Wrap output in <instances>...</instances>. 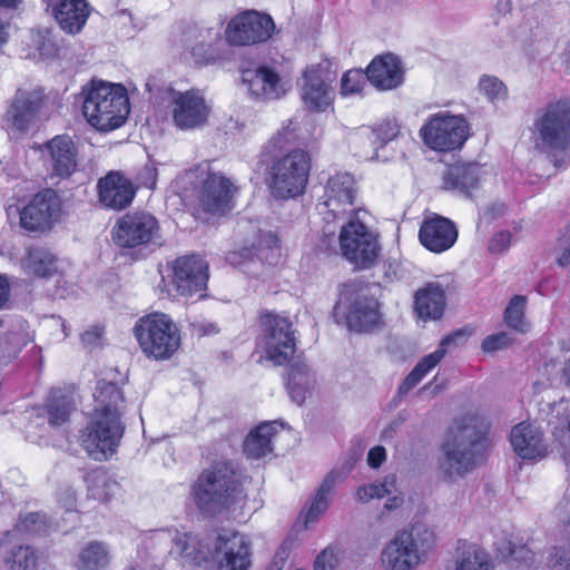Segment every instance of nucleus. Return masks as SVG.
<instances>
[{
    "mask_svg": "<svg viewBox=\"0 0 570 570\" xmlns=\"http://www.w3.org/2000/svg\"><path fill=\"white\" fill-rule=\"evenodd\" d=\"M126 407L127 399L121 385L105 379L97 381L92 409L78 433L79 445L89 458L101 462L117 453L126 430L122 420Z\"/></svg>",
    "mask_w": 570,
    "mask_h": 570,
    "instance_id": "1",
    "label": "nucleus"
},
{
    "mask_svg": "<svg viewBox=\"0 0 570 570\" xmlns=\"http://www.w3.org/2000/svg\"><path fill=\"white\" fill-rule=\"evenodd\" d=\"M249 480L236 460L219 458L199 471L190 485V494L200 512L216 515L247 499Z\"/></svg>",
    "mask_w": 570,
    "mask_h": 570,
    "instance_id": "2",
    "label": "nucleus"
},
{
    "mask_svg": "<svg viewBox=\"0 0 570 570\" xmlns=\"http://www.w3.org/2000/svg\"><path fill=\"white\" fill-rule=\"evenodd\" d=\"M490 424L478 413H466L449 428L443 452L445 473L463 475L483 462L491 448Z\"/></svg>",
    "mask_w": 570,
    "mask_h": 570,
    "instance_id": "3",
    "label": "nucleus"
},
{
    "mask_svg": "<svg viewBox=\"0 0 570 570\" xmlns=\"http://www.w3.org/2000/svg\"><path fill=\"white\" fill-rule=\"evenodd\" d=\"M82 114L92 127L110 131L127 120L130 101L124 85L92 79L82 87Z\"/></svg>",
    "mask_w": 570,
    "mask_h": 570,
    "instance_id": "4",
    "label": "nucleus"
},
{
    "mask_svg": "<svg viewBox=\"0 0 570 570\" xmlns=\"http://www.w3.org/2000/svg\"><path fill=\"white\" fill-rule=\"evenodd\" d=\"M312 168V155L304 148H293L274 158L265 173V184L269 194L277 200H291L304 196Z\"/></svg>",
    "mask_w": 570,
    "mask_h": 570,
    "instance_id": "5",
    "label": "nucleus"
},
{
    "mask_svg": "<svg viewBox=\"0 0 570 570\" xmlns=\"http://www.w3.org/2000/svg\"><path fill=\"white\" fill-rule=\"evenodd\" d=\"M189 175L198 207L207 215L226 216L236 207L239 187L224 173L213 170L209 161L195 165Z\"/></svg>",
    "mask_w": 570,
    "mask_h": 570,
    "instance_id": "6",
    "label": "nucleus"
},
{
    "mask_svg": "<svg viewBox=\"0 0 570 570\" xmlns=\"http://www.w3.org/2000/svg\"><path fill=\"white\" fill-rule=\"evenodd\" d=\"M141 353L149 360H170L181 345V333L169 314L150 312L140 316L132 327Z\"/></svg>",
    "mask_w": 570,
    "mask_h": 570,
    "instance_id": "7",
    "label": "nucleus"
},
{
    "mask_svg": "<svg viewBox=\"0 0 570 570\" xmlns=\"http://www.w3.org/2000/svg\"><path fill=\"white\" fill-rule=\"evenodd\" d=\"M257 323V344L263 347L265 358L275 366L289 364L297 350L296 330L289 316L262 309Z\"/></svg>",
    "mask_w": 570,
    "mask_h": 570,
    "instance_id": "8",
    "label": "nucleus"
},
{
    "mask_svg": "<svg viewBox=\"0 0 570 570\" xmlns=\"http://www.w3.org/2000/svg\"><path fill=\"white\" fill-rule=\"evenodd\" d=\"M209 279V265L197 254L176 257L167 263L159 288L170 298L204 296Z\"/></svg>",
    "mask_w": 570,
    "mask_h": 570,
    "instance_id": "9",
    "label": "nucleus"
},
{
    "mask_svg": "<svg viewBox=\"0 0 570 570\" xmlns=\"http://www.w3.org/2000/svg\"><path fill=\"white\" fill-rule=\"evenodd\" d=\"M196 538L190 534H185V544L181 548V554L191 558L197 563L202 561H209L212 559H219L220 567L227 570H249L252 566V542L249 538L235 530L223 529L213 541V550L209 553H203L200 550L193 548L189 544L194 543Z\"/></svg>",
    "mask_w": 570,
    "mask_h": 570,
    "instance_id": "10",
    "label": "nucleus"
},
{
    "mask_svg": "<svg viewBox=\"0 0 570 570\" xmlns=\"http://www.w3.org/2000/svg\"><path fill=\"white\" fill-rule=\"evenodd\" d=\"M340 249L354 271H367L375 267L382 255L380 235L362 223L357 216L341 227Z\"/></svg>",
    "mask_w": 570,
    "mask_h": 570,
    "instance_id": "11",
    "label": "nucleus"
},
{
    "mask_svg": "<svg viewBox=\"0 0 570 570\" xmlns=\"http://www.w3.org/2000/svg\"><path fill=\"white\" fill-rule=\"evenodd\" d=\"M111 235L115 245L137 261L142 250L160 238V224L149 212H129L117 219Z\"/></svg>",
    "mask_w": 570,
    "mask_h": 570,
    "instance_id": "12",
    "label": "nucleus"
},
{
    "mask_svg": "<svg viewBox=\"0 0 570 570\" xmlns=\"http://www.w3.org/2000/svg\"><path fill=\"white\" fill-rule=\"evenodd\" d=\"M434 534L428 529L399 531L385 546L382 562L387 570H413L433 548Z\"/></svg>",
    "mask_w": 570,
    "mask_h": 570,
    "instance_id": "13",
    "label": "nucleus"
},
{
    "mask_svg": "<svg viewBox=\"0 0 570 570\" xmlns=\"http://www.w3.org/2000/svg\"><path fill=\"white\" fill-rule=\"evenodd\" d=\"M470 129L464 116L439 111L426 119L420 129V136L431 150L451 153L463 147L470 137Z\"/></svg>",
    "mask_w": 570,
    "mask_h": 570,
    "instance_id": "14",
    "label": "nucleus"
},
{
    "mask_svg": "<svg viewBox=\"0 0 570 570\" xmlns=\"http://www.w3.org/2000/svg\"><path fill=\"white\" fill-rule=\"evenodd\" d=\"M46 102L47 96L42 89H17L1 117L2 127L16 137L28 135L37 125Z\"/></svg>",
    "mask_w": 570,
    "mask_h": 570,
    "instance_id": "15",
    "label": "nucleus"
},
{
    "mask_svg": "<svg viewBox=\"0 0 570 570\" xmlns=\"http://www.w3.org/2000/svg\"><path fill=\"white\" fill-rule=\"evenodd\" d=\"M534 129L543 148L562 151L570 148V98L548 102L538 114Z\"/></svg>",
    "mask_w": 570,
    "mask_h": 570,
    "instance_id": "16",
    "label": "nucleus"
},
{
    "mask_svg": "<svg viewBox=\"0 0 570 570\" xmlns=\"http://www.w3.org/2000/svg\"><path fill=\"white\" fill-rule=\"evenodd\" d=\"M62 214V200L57 190L43 188L36 193L19 213L20 226L28 233L50 232Z\"/></svg>",
    "mask_w": 570,
    "mask_h": 570,
    "instance_id": "17",
    "label": "nucleus"
},
{
    "mask_svg": "<svg viewBox=\"0 0 570 570\" xmlns=\"http://www.w3.org/2000/svg\"><path fill=\"white\" fill-rule=\"evenodd\" d=\"M275 31L273 18L257 10L234 16L225 29V39L233 47H248L268 41Z\"/></svg>",
    "mask_w": 570,
    "mask_h": 570,
    "instance_id": "18",
    "label": "nucleus"
},
{
    "mask_svg": "<svg viewBox=\"0 0 570 570\" xmlns=\"http://www.w3.org/2000/svg\"><path fill=\"white\" fill-rule=\"evenodd\" d=\"M341 295L348 303L345 321L350 330L368 333L383 324L379 299L365 293L361 286L344 284Z\"/></svg>",
    "mask_w": 570,
    "mask_h": 570,
    "instance_id": "19",
    "label": "nucleus"
},
{
    "mask_svg": "<svg viewBox=\"0 0 570 570\" xmlns=\"http://www.w3.org/2000/svg\"><path fill=\"white\" fill-rule=\"evenodd\" d=\"M169 110L174 125L180 130L205 127L212 112L209 104L198 88L171 90Z\"/></svg>",
    "mask_w": 570,
    "mask_h": 570,
    "instance_id": "20",
    "label": "nucleus"
},
{
    "mask_svg": "<svg viewBox=\"0 0 570 570\" xmlns=\"http://www.w3.org/2000/svg\"><path fill=\"white\" fill-rule=\"evenodd\" d=\"M47 175L51 180L69 179L78 168L79 149L67 134L56 135L39 148Z\"/></svg>",
    "mask_w": 570,
    "mask_h": 570,
    "instance_id": "21",
    "label": "nucleus"
},
{
    "mask_svg": "<svg viewBox=\"0 0 570 570\" xmlns=\"http://www.w3.org/2000/svg\"><path fill=\"white\" fill-rule=\"evenodd\" d=\"M357 186L354 176L346 171H338L330 176L325 185V202L327 215L337 219L346 214L357 216L360 209L355 208Z\"/></svg>",
    "mask_w": 570,
    "mask_h": 570,
    "instance_id": "22",
    "label": "nucleus"
},
{
    "mask_svg": "<svg viewBox=\"0 0 570 570\" xmlns=\"http://www.w3.org/2000/svg\"><path fill=\"white\" fill-rule=\"evenodd\" d=\"M333 78L321 65L307 66L302 76L301 98L312 111H324L333 102Z\"/></svg>",
    "mask_w": 570,
    "mask_h": 570,
    "instance_id": "23",
    "label": "nucleus"
},
{
    "mask_svg": "<svg viewBox=\"0 0 570 570\" xmlns=\"http://www.w3.org/2000/svg\"><path fill=\"white\" fill-rule=\"evenodd\" d=\"M472 334L473 328L464 326L444 336L439 347L434 352L422 357L412 368V371L404 377L397 389V394L401 396L407 394L444 358L446 354V347L449 345L462 343Z\"/></svg>",
    "mask_w": 570,
    "mask_h": 570,
    "instance_id": "24",
    "label": "nucleus"
},
{
    "mask_svg": "<svg viewBox=\"0 0 570 570\" xmlns=\"http://www.w3.org/2000/svg\"><path fill=\"white\" fill-rule=\"evenodd\" d=\"M97 190L104 208L122 210L131 205L138 188L121 171L110 170L98 179Z\"/></svg>",
    "mask_w": 570,
    "mask_h": 570,
    "instance_id": "25",
    "label": "nucleus"
},
{
    "mask_svg": "<svg viewBox=\"0 0 570 570\" xmlns=\"http://www.w3.org/2000/svg\"><path fill=\"white\" fill-rule=\"evenodd\" d=\"M458 237L456 225L450 218L439 214L424 217L419 229L421 245L434 254H441L452 248Z\"/></svg>",
    "mask_w": 570,
    "mask_h": 570,
    "instance_id": "26",
    "label": "nucleus"
},
{
    "mask_svg": "<svg viewBox=\"0 0 570 570\" xmlns=\"http://www.w3.org/2000/svg\"><path fill=\"white\" fill-rule=\"evenodd\" d=\"M510 443L517 455L523 460L537 461L548 454V445L542 430L527 421L512 428Z\"/></svg>",
    "mask_w": 570,
    "mask_h": 570,
    "instance_id": "27",
    "label": "nucleus"
},
{
    "mask_svg": "<svg viewBox=\"0 0 570 570\" xmlns=\"http://www.w3.org/2000/svg\"><path fill=\"white\" fill-rule=\"evenodd\" d=\"M51 10L60 29L69 35H78L85 28L90 16L87 0H43Z\"/></svg>",
    "mask_w": 570,
    "mask_h": 570,
    "instance_id": "28",
    "label": "nucleus"
},
{
    "mask_svg": "<svg viewBox=\"0 0 570 570\" xmlns=\"http://www.w3.org/2000/svg\"><path fill=\"white\" fill-rule=\"evenodd\" d=\"M366 68L368 82L377 89L391 90L403 81L401 61L393 53L374 57Z\"/></svg>",
    "mask_w": 570,
    "mask_h": 570,
    "instance_id": "29",
    "label": "nucleus"
},
{
    "mask_svg": "<svg viewBox=\"0 0 570 570\" xmlns=\"http://www.w3.org/2000/svg\"><path fill=\"white\" fill-rule=\"evenodd\" d=\"M242 78L256 97L277 99L285 94L278 71L271 66L259 65L255 70L246 69Z\"/></svg>",
    "mask_w": 570,
    "mask_h": 570,
    "instance_id": "30",
    "label": "nucleus"
},
{
    "mask_svg": "<svg viewBox=\"0 0 570 570\" xmlns=\"http://www.w3.org/2000/svg\"><path fill=\"white\" fill-rule=\"evenodd\" d=\"M446 296L443 286L429 282L414 294L413 308L419 318L423 321L440 320L445 311Z\"/></svg>",
    "mask_w": 570,
    "mask_h": 570,
    "instance_id": "31",
    "label": "nucleus"
},
{
    "mask_svg": "<svg viewBox=\"0 0 570 570\" xmlns=\"http://www.w3.org/2000/svg\"><path fill=\"white\" fill-rule=\"evenodd\" d=\"M190 32L194 40L188 52L195 66L214 65L220 58L222 36L219 31L213 28H195Z\"/></svg>",
    "mask_w": 570,
    "mask_h": 570,
    "instance_id": "32",
    "label": "nucleus"
},
{
    "mask_svg": "<svg viewBox=\"0 0 570 570\" xmlns=\"http://www.w3.org/2000/svg\"><path fill=\"white\" fill-rule=\"evenodd\" d=\"M75 411L73 396L61 389H52L39 407L38 417L47 419L49 426L57 429L67 424Z\"/></svg>",
    "mask_w": 570,
    "mask_h": 570,
    "instance_id": "33",
    "label": "nucleus"
},
{
    "mask_svg": "<svg viewBox=\"0 0 570 570\" xmlns=\"http://www.w3.org/2000/svg\"><path fill=\"white\" fill-rule=\"evenodd\" d=\"M346 478V473H343L336 469L331 470L322 481L321 485L315 492L309 505L305 507L302 511L304 524L307 528L309 524L316 522L318 518L327 511L330 505L331 497L335 490L337 483L342 482Z\"/></svg>",
    "mask_w": 570,
    "mask_h": 570,
    "instance_id": "34",
    "label": "nucleus"
},
{
    "mask_svg": "<svg viewBox=\"0 0 570 570\" xmlns=\"http://www.w3.org/2000/svg\"><path fill=\"white\" fill-rule=\"evenodd\" d=\"M278 430L275 422H262L252 429L243 442V453L249 460H261L274 452Z\"/></svg>",
    "mask_w": 570,
    "mask_h": 570,
    "instance_id": "35",
    "label": "nucleus"
},
{
    "mask_svg": "<svg viewBox=\"0 0 570 570\" xmlns=\"http://www.w3.org/2000/svg\"><path fill=\"white\" fill-rule=\"evenodd\" d=\"M316 386V376L305 362L289 364L286 377V389L291 399L298 405L304 404L307 395Z\"/></svg>",
    "mask_w": 570,
    "mask_h": 570,
    "instance_id": "36",
    "label": "nucleus"
},
{
    "mask_svg": "<svg viewBox=\"0 0 570 570\" xmlns=\"http://www.w3.org/2000/svg\"><path fill=\"white\" fill-rule=\"evenodd\" d=\"M443 183L449 189L471 195L479 187V168L472 163H454L446 169Z\"/></svg>",
    "mask_w": 570,
    "mask_h": 570,
    "instance_id": "37",
    "label": "nucleus"
},
{
    "mask_svg": "<svg viewBox=\"0 0 570 570\" xmlns=\"http://www.w3.org/2000/svg\"><path fill=\"white\" fill-rule=\"evenodd\" d=\"M455 570H492L484 549L466 540H459L455 549Z\"/></svg>",
    "mask_w": 570,
    "mask_h": 570,
    "instance_id": "38",
    "label": "nucleus"
},
{
    "mask_svg": "<svg viewBox=\"0 0 570 570\" xmlns=\"http://www.w3.org/2000/svg\"><path fill=\"white\" fill-rule=\"evenodd\" d=\"M26 265L30 273L39 278H51L58 273V258L47 247L29 248Z\"/></svg>",
    "mask_w": 570,
    "mask_h": 570,
    "instance_id": "39",
    "label": "nucleus"
},
{
    "mask_svg": "<svg viewBox=\"0 0 570 570\" xmlns=\"http://www.w3.org/2000/svg\"><path fill=\"white\" fill-rule=\"evenodd\" d=\"M110 563L107 546L100 541H90L78 553L77 570H106Z\"/></svg>",
    "mask_w": 570,
    "mask_h": 570,
    "instance_id": "40",
    "label": "nucleus"
},
{
    "mask_svg": "<svg viewBox=\"0 0 570 570\" xmlns=\"http://www.w3.org/2000/svg\"><path fill=\"white\" fill-rule=\"evenodd\" d=\"M552 411L557 420L552 433L561 448L563 460L570 464V402L560 401Z\"/></svg>",
    "mask_w": 570,
    "mask_h": 570,
    "instance_id": "41",
    "label": "nucleus"
},
{
    "mask_svg": "<svg viewBox=\"0 0 570 570\" xmlns=\"http://www.w3.org/2000/svg\"><path fill=\"white\" fill-rule=\"evenodd\" d=\"M500 552L509 567L514 570H531L535 563L534 552L525 544L508 541Z\"/></svg>",
    "mask_w": 570,
    "mask_h": 570,
    "instance_id": "42",
    "label": "nucleus"
},
{
    "mask_svg": "<svg viewBox=\"0 0 570 570\" xmlns=\"http://www.w3.org/2000/svg\"><path fill=\"white\" fill-rule=\"evenodd\" d=\"M527 297L514 295L503 312L504 324L517 333L525 334L530 324L525 320Z\"/></svg>",
    "mask_w": 570,
    "mask_h": 570,
    "instance_id": "43",
    "label": "nucleus"
},
{
    "mask_svg": "<svg viewBox=\"0 0 570 570\" xmlns=\"http://www.w3.org/2000/svg\"><path fill=\"white\" fill-rule=\"evenodd\" d=\"M4 562L10 570H36L38 554L29 546H17L7 553Z\"/></svg>",
    "mask_w": 570,
    "mask_h": 570,
    "instance_id": "44",
    "label": "nucleus"
},
{
    "mask_svg": "<svg viewBox=\"0 0 570 570\" xmlns=\"http://www.w3.org/2000/svg\"><path fill=\"white\" fill-rule=\"evenodd\" d=\"M367 81V69H350L341 78V94L343 96L361 94Z\"/></svg>",
    "mask_w": 570,
    "mask_h": 570,
    "instance_id": "45",
    "label": "nucleus"
},
{
    "mask_svg": "<svg viewBox=\"0 0 570 570\" xmlns=\"http://www.w3.org/2000/svg\"><path fill=\"white\" fill-rule=\"evenodd\" d=\"M546 563L550 570H570V541L563 546L553 547Z\"/></svg>",
    "mask_w": 570,
    "mask_h": 570,
    "instance_id": "46",
    "label": "nucleus"
},
{
    "mask_svg": "<svg viewBox=\"0 0 570 570\" xmlns=\"http://www.w3.org/2000/svg\"><path fill=\"white\" fill-rule=\"evenodd\" d=\"M397 134V126L390 120H384L373 128L371 140L376 145V147H383L389 141L393 140Z\"/></svg>",
    "mask_w": 570,
    "mask_h": 570,
    "instance_id": "47",
    "label": "nucleus"
},
{
    "mask_svg": "<svg viewBox=\"0 0 570 570\" xmlns=\"http://www.w3.org/2000/svg\"><path fill=\"white\" fill-rule=\"evenodd\" d=\"M46 525V515L40 512H28L19 517L16 528L21 532H39Z\"/></svg>",
    "mask_w": 570,
    "mask_h": 570,
    "instance_id": "48",
    "label": "nucleus"
},
{
    "mask_svg": "<svg viewBox=\"0 0 570 570\" xmlns=\"http://www.w3.org/2000/svg\"><path fill=\"white\" fill-rule=\"evenodd\" d=\"M480 90L490 99H499L505 95L504 83L493 76H482L479 81Z\"/></svg>",
    "mask_w": 570,
    "mask_h": 570,
    "instance_id": "49",
    "label": "nucleus"
},
{
    "mask_svg": "<svg viewBox=\"0 0 570 570\" xmlns=\"http://www.w3.org/2000/svg\"><path fill=\"white\" fill-rule=\"evenodd\" d=\"M513 338L507 332H499L487 336L482 341V350L485 353H493L511 346Z\"/></svg>",
    "mask_w": 570,
    "mask_h": 570,
    "instance_id": "50",
    "label": "nucleus"
},
{
    "mask_svg": "<svg viewBox=\"0 0 570 570\" xmlns=\"http://www.w3.org/2000/svg\"><path fill=\"white\" fill-rule=\"evenodd\" d=\"M390 493V490L385 483H372L361 485L356 490V497L361 502H368L370 500L377 498L382 499Z\"/></svg>",
    "mask_w": 570,
    "mask_h": 570,
    "instance_id": "51",
    "label": "nucleus"
},
{
    "mask_svg": "<svg viewBox=\"0 0 570 570\" xmlns=\"http://www.w3.org/2000/svg\"><path fill=\"white\" fill-rule=\"evenodd\" d=\"M105 334V327L100 324L89 326L86 331L80 334V341L83 346L94 348L101 345V341Z\"/></svg>",
    "mask_w": 570,
    "mask_h": 570,
    "instance_id": "52",
    "label": "nucleus"
},
{
    "mask_svg": "<svg viewBox=\"0 0 570 570\" xmlns=\"http://www.w3.org/2000/svg\"><path fill=\"white\" fill-rule=\"evenodd\" d=\"M511 240L512 235L509 230H500L490 238L488 250L491 254H502L510 247Z\"/></svg>",
    "mask_w": 570,
    "mask_h": 570,
    "instance_id": "53",
    "label": "nucleus"
},
{
    "mask_svg": "<svg viewBox=\"0 0 570 570\" xmlns=\"http://www.w3.org/2000/svg\"><path fill=\"white\" fill-rule=\"evenodd\" d=\"M337 556L332 548L322 550L314 561V570H334L337 566Z\"/></svg>",
    "mask_w": 570,
    "mask_h": 570,
    "instance_id": "54",
    "label": "nucleus"
},
{
    "mask_svg": "<svg viewBox=\"0 0 570 570\" xmlns=\"http://www.w3.org/2000/svg\"><path fill=\"white\" fill-rule=\"evenodd\" d=\"M294 139V129H292L289 126H284L269 139L268 145L281 150L285 148Z\"/></svg>",
    "mask_w": 570,
    "mask_h": 570,
    "instance_id": "55",
    "label": "nucleus"
},
{
    "mask_svg": "<svg viewBox=\"0 0 570 570\" xmlns=\"http://www.w3.org/2000/svg\"><path fill=\"white\" fill-rule=\"evenodd\" d=\"M386 459L385 448L382 445H376L370 449L367 453V463L371 468L377 469L382 465V463Z\"/></svg>",
    "mask_w": 570,
    "mask_h": 570,
    "instance_id": "56",
    "label": "nucleus"
},
{
    "mask_svg": "<svg viewBox=\"0 0 570 570\" xmlns=\"http://www.w3.org/2000/svg\"><path fill=\"white\" fill-rule=\"evenodd\" d=\"M11 297V285L7 275L0 274V311L6 308Z\"/></svg>",
    "mask_w": 570,
    "mask_h": 570,
    "instance_id": "57",
    "label": "nucleus"
},
{
    "mask_svg": "<svg viewBox=\"0 0 570 570\" xmlns=\"http://www.w3.org/2000/svg\"><path fill=\"white\" fill-rule=\"evenodd\" d=\"M287 558H288V548L284 544H282L277 549L271 563H273L278 569H283L286 563Z\"/></svg>",
    "mask_w": 570,
    "mask_h": 570,
    "instance_id": "58",
    "label": "nucleus"
},
{
    "mask_svg": "<svg viewBox=\"0 0 570 570\" xmlns=\"http://www.w3.org/2000/svg\"><path fill=\"white\" fill-rule=\"evenodd\" d=\"M9 22L2 20L0 17V48H2L9 40Z\"/></svg>",
    "mask_w": 570,
    "mask_h": 570,
    "instance_id": "59",
    "label": "nucleus"
},
{
    "mask_svg": "<svg viewBox=\"0 0 570 570\" xmlns=\"http://www.w3.org/2000/svg\"><path fill=\"white\" fill-rule=\"evenodd\" d=\"M403 503V500L399 497H392V498H389L386 503H385V508L387 510H394V509H397L399 507H401V504Z\"/></svg>",
    "mask_w": 570,
    "mask_h": 570,
    "instance_id": "60",
    "label": "nucleus"
},
{
    "mask_svg": "<svg viewBox=\"0 0 570 570\" xmlns=\"http://www.w3.org/2000/svg\"><path fill=\"white\" fill-rule=\"evenodd\" d=\"M22 0H0V7L4 9L14 10L19 7Z\"/></svg>",
    "mask_w": 570,
    "mask_h": 570,
    "instance_id": "61",
    "label": "nucleus"
},
{
    "mask_svg": "<svg viewBox=\"0 0 570 570\" xmlns=\"http://www.w3.org/2000/svg\"><path fill=\"white\" fill-rule=\"evenodd\" d=\"M562 375L566 379V383L570 385V357L567 360L563 366Z\"/></svg>",
    "mask_w": 570,
    "mask_h": 570,
    "instance_id": "62",
    "label": "nucleus"
},
{
    "mask_svg": "<svg viewBox=\"0 0 570 570\" xmlns=\"http://www.w3.org/2000/svg\"><path fill=\"white\" fill-rule=\"evenodd\" d=\"M266 570H282V569H278L273 563H269Z\"/></svg>",
    "mask_w": 570,
    "mask_h": 570,
    "instance_id": "63",
    "label": "nucleus"
}]
</instances>
